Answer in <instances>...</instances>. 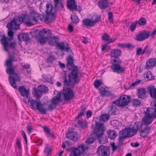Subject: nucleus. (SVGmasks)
Instances as JSON below:
<instances>
[{"instance_id": "f257e3e1", "label": "nucleus", "mask_w": 156, "mask_h": 156, "mask_svg": "<svg viewBox=\"0 0 156 156\" xmlns=\"http://www.w3.org/2000/svg\"><path fill=\"white\" fill-rule=\"evenodd\" d=\"M63 51L71 53L70 54L68 55V56L66 58L67 61L66 67L68 70L65 71L64 74V83L69 85L70 82L73 81L71 84V87H74L75 83H78L80 80L79 76L78 69L74 64L73 53L72 49L69 47H65Z\"/></svg>"}, {"instance_id": "f03ea898", "label": "nucleus", "mask_w": 156, "mask_h": 156, "mask_svg": "<svg viewBox=\"0 0 156 156\" xmlns=\"http://www.w3.org/2000/svg\"><path fill=\"white\" fill-rule=\"evenodd\" d=\"M122 51L118 49H112L110 53V55L111 58V62L112 65L111 66V69L113 72L117 73H124V68L121 66V61L119 57L120 56Z\"/></svg>"}, {"instance_id": "7ed1b4c3", "label": "nucleus", "mask_w": 156, "mask_h": 156, "mask_svg": "<svg viewBox=\"0 0 156 156\" xmlns=\"http://www.w3.org/2000/svg\"><path fill=\"white\" fill-rule=\"evenodd\" d=\"M143 126V123L137 121L134 123L132 128L130 127L120 131L119 136L122 138H126L134 136Z\"/></svg>"}, {"instance_id": "20e7f679", "label": "nucleus", "mask_w": 156, "mask_h": 156, "mask_svg": "<svg viewBox=\"0 0 156 156\" xmlns=\"http://www.w3.org/2000/svg\"><path fill=\"white\" fill-rule=\"evenodd\" d=\"M96 123V128L94 129V132L96 135V138L100 144H106L108 142V139L104 134L105 130V128L103 127L102 124H98V122Z\"/></svg>"}, {"instance_id": "39448f33", "label": "nucleus", "mask_w": 156, "mask_h": 156, "mask_svg": "<svg viewBox=\"0 0 156 156\" xmlns=\"http://www.w3.org/2000/svg\"><path fill=\"white\" fill-rule=\"evenodd\" d=\"M28 17V15L26 13H22L21 16H15L12 19L11 21L7 23V27L8 29H16L15 26H19Z\"/></svg>"}, {"instance_id": "423d86ee", "label": "nucleus", "mask_w": 156, "mask_h": 156, "mask_svg": "<svg viewBox=\"0 0 156 156\" xmlns=\"http://www.w3.org/2000/svg\"><path fill=\"white\" fill-rule=\"evenodd\" d=\"M46 9L45 10L46 13V15L44 14H39L38 13L34 12L31 14V16L33 20L35 22H37L38 18L39 17L41 21H48L49 16V9L50 8V4L47 3L46 5Z\"/></svg>"}, {"instance_id": "0eeeda50", "label": "nucleus", "mask_w": 156, "mask_h": 156, "mask_svg": "<svg viewBox=\"0 0 156 156\" xmlns=\"http://www.w3.org/2000/svg\"><path fill=\"white\" fill-rule=\"evenodd\" d=\"M131 101V97L129 95L123 94L119 99L113 101V104L119 107H124L128 105Z\"/></svg>"}, {"instance_id": "6e6552de", "label": "nucleus", "mask_w": 156, "mask_h": 156, "mask_svg": "<svg viewBox=\"0 0 156 156\" xmlns=\"http://www.w3.org/2000/svg\"><path fill=\"white\" fill-rule=\"evenodd\" d=\"M154 107H155L154 111L155 113H153L152 115L150 113L145 114V115L142 118V122H141L144 125L147 126L150 124L152 121L150 119L152 118H155L156 117V99L154 101Z\"/></svg>"}, {"instance_id": "1a4fd4ad", "label": "nucleus", "mask_w": 156, "mask_h": 156, "mask_svg": "<svg viewBox=\"0 0 156 156\" xmlns=\"http://www.w3.org/2000/svg\"><path fill=\"white\" fill-rule=\"evenodd\" d=\"M72 81H73L71 82L69 85V86H70V88L67 87L65 89L64 88L63 89V95L65 99V101H69L72 99L74 97V94L73 93V91L70 88H74L75 87H71V84L72 83ZM78 83H77V84ZM76 84V83H75V85ZM64 85L67 86H68V85H67L66 84H65V83H64Z\"/></svg>"}, {"instance_id": "9d476101", "label": "nucleus", "mask_w": 156, "mask_h": 156, "mask_svg": "<svg viewBox=\"0 0 156 156\" xmlns=\"http://www.w3.org/2000/svg\"><path fill=\"white\" fill-rule=\"evenodd\" d=\"M41 34L39 41L40 43H44L51 37V30L46 29H44L40 31Z\"/></svg>"}, {"instance_id": "9b49d317", "label": "nucleus", "mask_w": 156, "mask_h": 156, "mask_svg": "<svg viewBox=\"0 0 156 156\" xmlns=\"http://www.w3.org/2000/svg\"><path fill=\"white\" fill-rule=\"evenodd\" d=\"M110 148L107 146L101 145L97 148V153L98 156H109Z\"/></svg>"}, {"instance_id": "f8f14e48", "label": "nucleus", "mask_w": 156, "mask_h": 156, "mask_svg": "<svg viewBox=\"0 0 156 156\" xmlns=\"http://www.w3.org/2000/svg\"><path fill=\"white\" fill-rule=\"evenodd\" d=\"M30 102V106L32 107V109H37L41 113L42 106L44 105V102L42 104L40 101L37 102V100H34L31 98Z\"/></svg>"}, {"instance_id": "ddd939ff", "label": "nucleus", "mask_w": 156, "mask_h": 156, "mask_svg": "<svg viewBox=\"0 0 156 156\" xmlns=\"http://www.w3.org/2000/svg\"><path fill=\"white\" fill-rule=\"evenodd\" d=\"M110 116L109 114H103L99 116V119L97 118H95L94 119L95 120V127L94 128H96V123L98 122V124H102L103 125V127L105 128L104 123L100 122L101 121L103 122H106L107 120H108Z\"/></svg>"}, {"instance_id": "4468645a", "label": "nucleus", "mask_w": 156, "mask_h": 156, "mask_svg": "<svg viewBox=\"0 0 156 156\" xmlns=\"http://www.w3.org/2000/svg\"><path fill=\"white\" fill-rule=\"evenodd\" d=\"M14 76H9V81L11 86L13 88L15 89L17 88V85L16 82L20 80V76L18 74L15 72V74H13Z\"/></svg>"}, {"instance_id": "2eb2a0df", "label": "nucleus", "mask_w": 156, "mask_h": 156, "mask_svg": "<svg viewBox=\"0 0 156 156\" xmlns=\"http://www.w3.org/2000/svg\"><path fill=\"white\" fill-rule=\"evenodd\" d=\"M10 40H6L5 41L3 40V41L1 42L3 45L5 50L7 51H9L8 47L11 49H15L16 45V44L15 42H9V41Z\"/></svg>"}, {"instance_id": "dca6fc26", "label": "nucleus", "mask_w": 156, "mask_h": 156, "mask_svg": "<svg viewBox=\"0 0 156 156\" xmlns=\"http://www.w3.org/2000/svg\"><path fill=\"white\" fill-rule=\"evenodd\" d=\"M66 136L68 138L75 142L77 141L79 138V135L77 132L70 131L66 134Z\"/></svg>"}, {"instance_id": "f3484780", "label": "nucleus", "mask_w": 156, "mask_h": 156, "mask_svg": "<svg viewBox=\"0 0 156 156\" xmlns=\"http://www.w3.org/2000/svg\"><path fill=\"white\" fill-rule=\"evenodd\" d=\"M150 33L146 31L139 33L136 36L135 39L138 41H142L149 37Z\"/></svg>"}, {"instance_id": "a211bd4d", "label": "nucleus", "mask_w": 156, "mask_h": 156, "mask_svg": "<svg viewBox=\"0 0 156 156\" xmlns=\"http://www.w3.org/2000/svg\"><path fill=\"white\" fill-rule=\"evenodd\" d=\"M51 7H50V8L49 9V15H51V16L49 18H48V21L49 23H50L52 21L54 20L56 18V15L57 12L58 11V9L57 8H55L54 9V11H53V7L51 4Z\"/></svg>"}, {"instance_id": "6ab92c4d", "label": "nucleus", "mask_w": 156, "mask_h": 156, "mask_svg": "<svg viewBox=\"0 0 156 156\" xmlns=\"http://www.w3.org/2000/svg\"><path fill=\"white\" fill-rule=\"evenodd\" d=\"M139 130L140 136L144 138L148 136L150 132L151 128L150 127H149L147 125L144 128H140Z\"/></svg>"}, {"instance_id": "aec40b11", "label": "nucleus", "mask_w": 156, "mask_h": 156, "mask_svg": "<svg viewBox=\"0 0 156 156\" xmlns=\"http://www.w3.org/2000/svg\"><path fill=\"white\" fill-rule=\"evenodd\" d=\"M67 150L70 151L69 156H80L81 155L80 151L78 148L71 147L67 149Z\"/></svg>"}, {"instance_id": "412c9836", "label": "nucleus", "mask_w": 156, "mask_h": 156, "mask_svg": "<svg viewBox=\"0 0 156 156\" xmlns=\"http://www.w3.org/2000/svg\"><path fill=\"white\" fill-rule=\"evenodd\" d=\"M19 41L21 42L22 41L28 43L30 42V39L28 34L22 33L18 36Z\"/></svg>"}, {"instance_id": "4be33fe9", "label": "nucleus", "mask_w": 156, "mask_h": 156, "mask_svg": "<svg viewBox=\"0 0 156 156\" xmlns=\"http://www.w3.org/2000/svg\"><path fill=\"white\" fill-rule=\"evenodd\" d=\"M147 91L145 90V88H142L138 90L137 92V96L140 98L144 99L147 97Z\"/></svg>"}, {"instance_id": "5701e85b", "label": "nucleus", "mask_w": 156, "mask_h": 156, "mask_svg": "<svg viewBox=\"0 0 156 156\" xmlns=\"http://www.w3.org/2000/svg\"><path fill=\"white\" fill-rule=\"evenodd\" d=\"M20 94L22 96H25L27 97L29 95L30 91L27 90L24 86H19L17 89Z\"/></svg>"}, {"instance_id": "b1692460", "label": "nucleus", "mask_w": 156, "mask_h": 156, "mask_svg": "<svg viewBox=\"0 0 156 156\" xmlns=\"http://www.w3.org/2000/svg\"><path fill=\"white\" fill-rule=\"evenodd\" d=\"M156 63V59L154 58H151L148 60L146 62V69H151L154 66Z\"/></svg>"}, {"instance_id": "393cba45", "label": "nucleus", "mask_w": 156, "mask_h": 156, "mask_svg": "<svg viewBox=\"0 0 156 156\" xmlns=\"http://www.w3.org/2000/svg\"><path fill=\"white\" fill-rule=\"evenodd\" d=\"M67 6L68 8L72 10H77V5L75 0H69L67 2Z\"/></svg>"}, {"instance_id": "a878e982", "label": "nucleus", "mask_w": 156, "mask_h": 156, "mask_svg": "<svg viewBox=\"0 0 156 156\" xmlns=\"http://www.w3.org/2000/svg\"><path fill=\"white\" fill-rule=\"evenodd\" d=\"M97 3L98 7L102 10L106 9L108 5L107 0H100Z\"/></svg>"}, {"instance_id": "bb28decb", "label": "nucleus", "mask_w": 156, "mask_h": 156, "mask_svg": "<svg viewBox=\"0 0 156 156\" xmlns=\"http://www.w3.org/2000/svg\"><path fill=\"white\" fill-rule=\"evenodd\" d=\"M102 40L104 41H107L108 44L114 42L117 39L116 38H110L109 35L106 33H104L102 37Z\"/></svg>"}, {"instance_id": "cd10ccee", "label": "nucleus", "mask_w": 156, "mask_h": 156, "mask_svg": "<svg viewBox=\"0 0 156 156\" xmlns=\"http://www.w3.org/2000/svg\"><path fill=\"white\" fill-rule=\"evenodd\" d=\"M9 30L8 32V35L9 37H6L5 35H3V38L1 40V42L3 41V40L5 41L7 40H12L13 38L14 35V32L12 31L13 29H8Z\"/></svg>"}, {"instance_id": "c85d7f7f", "label": "nucleus", "mask_w": 156, "mask_h": 156, "mask_svg": "<svg viewBox=\"0 0 156 156\" xmlns=\"http://www.w3.org/2000/svg\"><path fill=\"white\" fill-rule=\"evenodd\" d=\"M47 40L50 45L53 46L56 45L58 41V39L56 37H50Z\"/></svg>"}, {"instance_id": "c756f323", "label": "nucleus", "mask_w": 156, "mask_h": 156, "mask_svg": "<svg viewBox=\"0 0 156 156\" xmlns=\"http://www.w3.org/2000/svg\"><path fill=\"white\" fill-rule=\"evenodd\" d=\"M107 136L111 140L115 138L117 136V134L114 130H109L107 131Z\"/></svg>"}, {"instance_id": "7c9ffc66", "label": "nucleus", "mask_w": 156, "mask_h": 156, "mask_svg": "<svg viewBox=\"0 0 156 156\" xmlns=\"http://www.w3.org/2000/svg\"><path fill=\"white\" fill-rule=\"evenodd\" d=\"M55 108V106L51 103V104L49 105L47 108H45L42 106L41 113L43 114H45L47 111H52Z\"/></svg>"}, {"instance_id": "2f4dec72", "label": "nucleus", "mask_w": 156, "mask_h": 156, "mask_svg": "<svg viewBox=\"0 0 156 156\" xmlns=\"http://www.w3.org/2000/svg\"><path fill=\"white\" fill-rule=\"evenodd\" d=\"M99 90L101 94L103 96L109 97L112 95L109 91L106 90L105 88L103 87H102L101 88H99Z\"/></svg>"}, {"instance_id": "473e14b6", "label": "nucleus", "mask_w": 156, "mask_h": 156, "mask_svg": "<svg viewBox=\"0 0 156 156\" xmlns=\"http://www.w3.org/2000/svg\"><path fill=\"white\" fill-rule=\"evenodd\" d=\"M87 123L86 121L83 120H78L77 124H75V126L80 127L82 129L85 128L87 127Z\"/></svg>"}, {"instance_id": "72a5a7b5", "label": "nucleus", "mask_w": 156, "mask_h": 156, "mask_svg": "<svg viewBox=\"0 0 156 156\" xmlns=\"http://www.w3.org/2000/svg\"><path fill=\"white\" fill-rule=\"evenodd\" d=\"M91 19L86 18L83 20V25L85 27H93L94 26Z\"/></svg>"}, {"instance_id": "f704fd0d", "label": "nucleus", "mask_w": 156, "mask_h": 156, "mask_svg": "<svg viewBox=\"0 0 156 156\" xmlns=\"http://www.w3.org/2000/svg\"><path fill=\"white\" fill-rule=\"evenodd\" d=\"M30 33L33 37L36 39L40 38L41 34L40 31L36 29L30 32Z\"/></svg>"}, {"instance_id": "c9c22d12", "label": "nucleus", "mask_w": 156, "mask_h": 156, "mask_svg": "<svg viewBox=\"0 0 156 156\" xmlns=\"http://www.w3.org/2000/svg\"><path fill=\"white\" fill-rule=\"evenodd\" d=\"M70 19L72 23L77 24L80 21V19L78 16L74 12L70 16Z\"/></svg>"}, {"instance_id": "e433bc0d", "label": "nucleus", "mask_w": 156, "mask_h": 156, "mask_svg": "<svg viewBox=\"0 0 156 156\" xmlns=\"http://www.w3.org/2000/svg\"><path fill=\"white\" fill-rule=\"evenodd\" d=\"M101 18V17L100 15H98L96 14L94 15L91 19L94 25H95V23L100 21Z\"/></svg>"}, {"instance_id": "4c0bfd02", "label": "nucleus", "mask_w": 156, "mask_h": 156, "mask_svg": "<svg viewBox=\"0 0 156 156\" xmlns=\"http://www.w3.org/2000/svg\"><path fill=\"white\" fill-rule=\"evenodd\" d=\"M48 88L47 87L44 85H39L38 87V91L41 93H46Z\"/></svg>"}, {"instance_id": "58836bf2", "label": "nucleus", "mask_w": 156, "mask_h": 156, "mask_svg": "<svg viewBox=\"0 0 156 156\" xmlns=\"http://www.w3.org/2000/svg\"><path fill=\"white\" fill-rule=\"evenodd\" d=\"M80 108H81V110L80 111V113H79L75 117V119H79L81 116L84 115L85 113V111L86 109V108L84 106H83V105H82Z\"/></svg>"}, {"instance_id": "ea45409f", "label": "nucleus", "mask_w": 156, "mask_h": 156, "mask_svg": "<svg viewBox=\"0 0 156 156\" xmlns=\"http://www.w3.org/2000/svg\"><path fill=\"white\" fill-rule=\"evenodd\" d=\"M109 109L108 113L110 115H115V112L116 110V107L113 105H110L108 107Z\"/></svg>"}, {"instance_id": "a19ab883", "label": "nucleus", "mask_w": 156, "mask_h": 156, "mask_svg": "<svg viewBox=\"0 0 156 156\" xmlns=\"http://www.w3.org/2000/svg\"><path fill=\"white\" fill-rule=\"evenodd\" d=\"M144 76L148 79V80H151L154 78V76H153L152 74L150 71H148L147 73L144 74Z\"/></svg>"}, {"instance_id": "79ce46f5", "label": "nucleus", "mask_w": 156, "mask_h": 156, "mask_svg": "<svg viewBox=\"0 0 156 156\" xmlns=\"http://www.w3.org/2000/svg\"><path fill=\"white\" fill-rule=\"evenodd\" d=\"M49 144H47L46 145V146L44 149V152L45 153H46V155L47 156H48L50 154V153L51 151V149L50 146H49Z\"/></svg>"}, {"instance_id": "37998d69", "label": "nucleus", "mask_w": 156, "mask_h": 156, "mask_svg": "<svg viewBox=\"0 0 156 156\" xmlns=\"http://www.w3.org/2000/svg\"><path fill=\"white\" fill-rule=\"evenodd\" d=\"M6 71L7 74L11 75L15 74V69L13 68V66L7 67Z\"/></svg>"}, {"instance_id": "c03bdc74", "label": "nucleus", "mask_w": 156, "mask_h": 156, "mask_svg": "<svg viewBox=\"0 0 156 156\" xmlns=\"http://www.w3.org/2000/svg\"><path fill=\"white\" fill-rule=\"evenodd\" d=\"M56 58L54 55L51 54L49 55L47 59V62L48 63H52L53 62L56 60Z\"/></svg>"}, {"instance_id": "a18cd8bd", "label": "nucleus", "mask_w": 156, "mask_h": 156, "mask_svg": "<svg viewBox=\"0 0 156 156\" xmlns=\"http://www.w3.org/2000/svg\"><path fill=\"white\" fill-rule=\"evenodd\" d=\"M30 18L29 15H28V17H27L26 20H24L23 23L25 25H27L28 26H31L33 25V23L30 22Z\"/></svg>"}, {"instance_id": "49530a36", "label": "nucleus", "mask_w": 156, "mask_h": 156, "mask_svg": "<svg viewBox=\"0 0 156 156\" xmlns=\"http://www.w3.org/2000/svg\"><path fill=\"white\" fill-rule=\"evenodd\" d=\"M146 19L144 17L140 18L138 22V24L141 26L145 25L146 24Z\"/></svg>"}, {"instance_id": "de8ad7c7", "label": "nucleus", "mask_w": 156, "mask_h": 156, "mask_svg": "<svg viewBox=\"0 0 156 156\" xmlns=\"http://www.w3.org/2000/svg\"><path fill=\"white\" fill-rule=\"evenodd\" d=\"M141 104V101L137 99H134L132 100V104L134 106H139Z\"/></svg>"}, {"instance_id": "09e8293b", "label": "nucleus", "mask_w": 156, "mask_h": 156, "mask_svg": "<svg viewBox=\"0 0 156 156\" xmlns=\"http://www.w3.org/2000/svg\"><path fill=\"white\" fill-rule=\"evenodd\" d=\"M94 84L95 87L97 89L103 84V83L99 80H97L94 81Z\"/></svg>"}, {"instance_id": "8fccbe9b", "label": "nucleus", "mask_w": 156, "mask_h": 156, "mask_svg": "<svg viewBox=\"0 0 156 156\" xmlns=\"http://www.w3.org/2000/svg\"><path fill=\"white\" fill-rule=\"evenodd\" d=\"M101 50L102 51H107L110 49V46H108L107 44H102L101 45Z\"/></svg>"}, {"instance_id": "3c124183", "label": "nucleus", "mask_w": 156, "mask_h": 156, "mask_svg": "<svg viewBox=\"0 0 156 156\" xmlns=\"http://www.w3.org/2000/svg\"><path fill=\"white\" fill-rule=\"evenodd\" d=\"M43 129L47 137L50 138V133H51L50 129L47 127L44 126L43 127Z\"/></svg>"}, {"instance_id": "603ef678", "label": "nucleus", "mask_w": 156, "mask_h": 156, "mask_svg": "<svg viewBox=\"0 0 156 156\" xmlns=\"http://www.w3.org/2000/svg\"><path fill=\"white\" fill-rule=\"evenodd\" d=\"M96 139H97V138H96V136L95 138L92 136L90 137H89L88 139H87L85 141V142L86 143L89 144H92Z\"/></svg>"}, {"instance_id": "864d4df0", "label": "nucleus", "mask_w": 156, "mask_h": 156, "mask_svg": "<svg viewBox=\"0 0 156 156\" xmlns=\"http://www.w3.org/2000/svg\"><path fill=\"white\" fill-rule=\"evenodd\" d=\"M55 45L58 47L62 51L64 50L65 47L63 42H58V41Z\"/></svg>"}, {"instance_id": "5fc2aeb1", "label": "nucleus", "mask_w": 156, "mask_h": 156, "mask_svg": "<svg viewBox=\"0 0 156 156\" xmlns=\"http://www.w3.org/2000/svg\"><path fill=\"white\" fill-rule=\"evenodd\" d=\"M138 23L137 21H136L132 23L130 26V29L132 32L133 31L136 27V26Z\"/></svg>"}, {"instance_id": "6e6d98bb", "label": "nucleus", "mask_w": 156, "mask_h": 156, "mask_svg": "<svg viewBox=\"0 0 156 156\" xmlns=\"http://www.w3.org/2000/svg\"><path fill=\"white\" fill-rule=\"evenodd\" d=\"M61 102V101H60L56 98H53L51 100V103L53 104L55 106H56L58 104L59 102Z\"/></svg>"}, {"instance_id": "4d7b16f0", "label": "nucleus", "mask_w": 156, "mask_h": 156, "mask_svg": "<svg viewBox=\"0 0 156 156\" xmlns=\"http://www.w3.org/2000/svg\"><path fill=\"white\" fill-rule=\"evenodd\" d=\"M108 19L110 23H113V13L112 12H109L108 13Z\"/></svg>"}, {"instance_id": "13d9d810", "label": "nucleus", "mask_w": 156, "mask_h": 156, "mask_svg": "<svg viewBox=\"0 0 156 156\" xmlns=\"http://www.w3.org/2000/svg\"><path fill=\"white\" fill-rule=\"evenodd\" d=\"M126 48H128L129 50H132L135 47L134 46L130 43L126 44Z\"/></svg>"}, {"instance_id": "bf43d9fd", "label": "nucleus", "mask_w": 156, "mask_h": 156, "mask_svg": "<svg viewBox=\"0 0 156 156\" xmlns=\"http://www.w3.org/2000/svg\"><path fill=\"white\" fill-rule=\"evenodd\" d=\"M50 78L48 77L46 78L45 80L47 82H48L51 84H53L54 83V80L53 78H51L50 76H49Z\"/></svg>"}, {"instance_id": "052dcab7", "label": "nucleus", "mask_w": 156, "mask_h": 156, "mask_svg": "<svg viewBox=\"0 0 156 156\" xmlns=\"http://www.w3.org/2000/svg\"><path fill=\"white\" fill-rule=\"evenodd\" d=\"M31 98L30 97H29L28 96L27 97L24 98L23 99V101L26 103L27 104L29 105V103L30 101L31 100Z\"/></svg>"}, {"instance_id": "680f3d73", "label": "nucleus", "mask_w": 156, "mask_h": 156, "mask_svg": "<svg viewBox=\"0 0 156 156\" xmlns=\"http://www.w3.org/2000/svg\"><path fill=\"white\" fill-rule=\"evenodd\" d=\"M5 66H6L7 67L12 66V62L11 61L8 59L6 61Z\"/></svg>"}, {"instance_id": "e2e57ef3", "label": "nucleus", "mask_w": 156, "mask_h": 156, "mask_svg": "<svg viewBox=\"0 0 156 156\" xmlns=\"http://www.w3.org/2000/svg\"><path fill=\"white\" fill-rule=\"evenodd\" d=\"M20 143L21 141L20 138L18 137L17 138L16 140V145L18 146L19 148L20 149L21 148Z\"/></svg>"}, {"instance_id": "0e129e2a", "label": "nucleus", "mask_w": 156, "mask_h": 156, "mask_svg": "<svg viewBox=\"0 0 156 156\" xmlns=\"http://www.w3.org/2000/svg\"><path fill=\"white\" fill-rule=\"evenodd\" d=\"M142 54V49L141 48H139L136 49V55H139Z\"/></svg>"}, {"instance_id": "69168bd1", "label": "nucleus", "mask_w": 156, "mask_h": 156, "mask_svg": "<svg viewBox=\"0 0 156 156\" xmlns=\"http://www.w3.org/2000/svg\"><path fill=\"white\" fill-rule=\"evenodd\" d=\"M27 130L29 134H30L32 132V130L33 129L32 127L29 125H27Z\"/></svg>"}, {"instance_id": "338daca9", "label": "nucleus", "mask_w": 156, "mask_h": 156, "mask_svg": "<svg viewBox=\"0 0 156 156\" xmlns=\"http://www.w3.org/2000/svg\"><path fill=\"white\" fill-rule=\"evenodd\" d=\"M92 113L90 110H88L86 112V117L88 119L90 117L91 115H92Z\"/></svg>"}, {"instance_id": "774afa93", "label": "nucleus", "mask_w": 156, "mask_h": 156, "mask_svg": "<svg viewBox=\"0 0 156 156\" xmlns=\"http://www.w3.org/2000/svg\"><path fill=\"white\" fill-rule=\"evenodd\" d=\"M61 93H62L60 91L58 92L57 94L56 95H55L54 98H56L57 99L60 100V101H61L60 100V99L61 97Z\"/></svg>"}]
</instances>
